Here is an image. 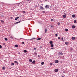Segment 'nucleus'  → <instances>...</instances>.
<instances>
[{
    "instance_id": "1",
    "label": "nucleus",
    "mask_w": 77,
    "mask_h": 77,
    "mask_svg": "<svg viewBox=\"0 0 77 77\" xmlns=\"http://www.w3.org/2000/svg\"><path fill=\"white\" fill-rule=\"evenodd\" d=\"M49 7V5H47L45 6V8L46 9H48Z\"/></svg>"
},
{
    "instance_id": "2",
    "label": "nucleus",
    "mask_w": 77,
    "mask_h": 77,
    "mask_svg": "<svg viewBox=\"0 0 77 77\" xmlns=\"http://www.w3.org/2000/svg\"><path fill=\"white\" fill-rule=\"evenodd\" d=\"M39 8L40 9H41L42 10H44V8L43 7H42V6H40Z\"/></svg>"
},
{
    "instance_id": "3",
    "label": "nucleus",
    "mask_w": 77,
    "mask_h": 77,
    "mask_svg": "<svg viewBox=\"0 0 77 77\" xmlns=\"http://www.w3.org/2000/svg\"><path fill=\"white\" fill-rule=\"evenodd\" d=\"M55 63H58V62H59V60H55Z\"/></svg>"
},
{
    "instance_id": "4",
    "label": "nucleus",
    "mask_w": 77,
    "mask_h": 77,
    "mask_svg": "<svg viewBox=\"0 0 77 77\" xmlns=\"http://www.w3.org/2000/svg\"><path fill=\"white\" fill-rule=\"evenodd\" d=\"M75 38L74 37H72V38L71 39L72 40H74V39H75Z\"/></svg>"
},
{
    "instance_id": "5",
    "label": "nucleus",
    "mask_w": 77,
    "mask_h": 77,
    "mask_svg": "<svg viewBox=\"0 0 77 77\" xmlns=\"http://www.w3.org/2000/svg\"><path fill=\"white\" fill-rule=\"evenodd\" d=\"M55 72H58L59 71V70L57 69H55L54 70Z\"/></svg>"
},
{
    "instance_id": "6",
    "label": "nucleus",
    "mask_w": 77,
    "mask_h": 77,
    "mask_svg": "<svg viewBox=\"0 0 77 77\" xmlns=\"http://www.w3.org/2000/svg\"><path fill=\"white\" fill-rule=\"evenodd\" d=\"M21 21H19L18 22H16L15 23V24H18V23H21Z\"/></svg>"
},
{
    "instance_id": "7",
    "label": "nucleus",
    "mask_w": 77,
    "mask_h": 77,
    "mask_svg": "<svg viewBox=\"0 0 77 77\" xmlns=\"http://www.w3.org/2000/svg\"><path fill=\"white\" fill-rule=\"evenodd\" d=\"M19 18H20V17H17L16 18H15V20H16V21H17V19H18Z\"/></svg>"
},
{
    "instance_id": "8",
    "label": "nucleus",
    "mask_w": 77,
    "mask_h": 77,
    "mask_svg": "<svg viewBox=\"0 0 77 77\" xmlns=\"http://www.w3.org/2000/svg\"><path fill=\"white\" fill-rule=\"evenodd\" d=\"M72 29H75V26L74 25L72 26Z\"/></svg>"
},
{
    "instance_id": "9",
    "label": "nucleus",
    "mask_w": 77,
    "mask_h": 77,
    "mask_svg": "<svg viewBox=\"0 0 77 77\" xmlns=\"http://www.w3.org/2000/svg\"><path fill=\"white\" fill-rule=\"evenodd\" d=\"M72 18H75V15L74 14L72 15Z\"/></svg>"
},
{
    "instance_id": "10",
    "label": "nucleus",
    "mask_w": 77,
    "mask_h": 77,
    "mask_svg": "<svg viewBox=\"0 0 77 77\" xmlns=\"http://www.w3.org/2000/svg\"><path fill=\"white\" fill-rule=\"evenodd\" d=\"M63 18H65L66 17V16L65 15H63Z\"/></svg>"
},
{
    "instance_id": "11",
    "label": "nucleus",
    "mask_w": 77,
    "mask_h": 77,
    "mask_svg": "<svg viewBox=\"0 0 77 77\" xmlns=\"http://www.w3.org/2000/svg\"><path fill=\"white\" fill-rule=\"evenodd\" d=\"M35 39V38L34 37L33 38H32V39H28V40H33V39Z\"/></svg>"
},
{
    "instance_id": "12",
    "label": "nucleus",
    "mask_w": 77,
    "mask_h": 77,
    "mask_svg": "<svg viewBox=\"0 0 77 77\" xmlns=\"http://www.w3.org/2000/svg\"><path fill=\"white\" fill-rule=\"evenodd\" d=\"M59 54L60 55H62V54H63V53L62 52H60L59 53Z\"/></svg>"
},
{
    "instance_id": "13",
    "label": "nucleus",
    "mask_w": 77,
    "mask_h": 77,
    "mask_svg": "<svg viewBox=\"0 0 77 77\" xmlns=\"http://www.w3.org/2000/svg\"><path fill=\"white\" fill-rule=\"evenodd\" d=\"M49 43H50V44H53V41H50L49 42Z\"/></svg>"
},
{
    "instance_id": "14",
    "label": "nucleus",
    "mask_w": 77,
    "mask_h": 77,
    "mask_svg": "<svg viewBox=\"0 0 77 77\" xmlns=\"http://www.w3.org/2000/svg\"><path fill=\"white\" fill-rule=\"evenodd\" d=\"M29 62H32L33 60H32V59H30L29 60Z\"/></svg>"
},
{
    "instance_id": "15",
    "label": "nucleus",
    "mask_w": 77,
    "mask_h": 77,
    "mask_svg": "<svg viewBox=\"0 0 77 77\" xmlns=\"http://www.w3.org/2000/svg\"><path fill=\"white\" fill-rule=\"evenodd\" d=\"M14 62L17 64H18V62L17 61H15Z\"/></svg>"
},
{
    "instance_id": "16",
    "label": "nucleus",
    "mask_w": 77,
    "mask_h": 77,
    "mask_svg": "<svg viewBox=\"0 0 77 77\" xmlns=\"http://www.w3.org/2000/svg\"><path fill=\"white\" fill-rule=\"evenodd\" d=\"M2 69L3 70H5V67H2Z\"/></svg>"
},
{
    "instance_id": "17",
    "label": "nucleus",
    "mask_w": 77,
    "mask_h": 77,
    "mask_svg": "<svg viewBox=\"0 0 77 77\" xmlns=\"http://www.w3.org/2000/svg\"><path fill=\"white\" fill-rule=\"evenodd\" d=\"M15 47H18V45H15Z\"/></svg>"
},
{
    "instance_id": "18",
    "label": "nucleus",
    "mask_w": 77,
    "mask_h": 77,
    "mask_svg": "<svg viewBox=\"0 0 77 77\" xmlns=\"http://www.w3.org/2000/svg\"><path fill=\"white\" fill-rule=\"evenodd\" d=\"M24 53H27V51L26 50H24Z\"/></svg>"
},
{
    "instance_id": "19",
    "label": "nucleus",
    "mask_w": 77,
    "mask_h": 77,
    "mask_svg": "<svg viewBox=\"0 0 77 77\" xmlns=\"http://www.w3.org/2000/svg\"><path fill=\"white\" fill-rule=\"evenodd\" d=\"M44 62H41V64L42 65H44Z\"/></svg>"
},
{
    "instance_id": "20",
    "label": "nucleus",
    "mask_w": 77,
    "mask_h": 77,
    "mask_svg": "<svg viewBox=\"0 0 77 77\" xmlns=\"http://www.w3.org/2000/svg\"><path fill=\"white\" fill-rule=\"evenodd\" d=\"M45 33H46L47 32V29H45Z\"/></svg>"
},
{
    "instance_id": "21",
    "label": "nucleus",
    "mask_w": 77,
    "mask_h": 77,
    "mask_svg": "<svg viewBox=\"0 0 77 77\" xmlns=\"http://www.w3.org/2000/svg\"><path fill=\"white\" fill-rule=\"evenodd\" d=\"M32 63H33V64H35V61L34 60L33 62H32Z\"/></svg>"
},
{
    "instance_id": "22",
    "label": "nucleus",
    "mask_w": 77,
    "mask_h": 77,
    "mask_svg": "<svg viewBox=\"0 0 77 77\" xmlns=\"http://www.w3.org/2000/svg\"><path fill=\"white\" fill-rule=\"evenodd\" d=\"M1 22L2 23H4V21L3 20H1Z\"/></svg>"
},
{
    "instance_id": "23",
    "label": "nucleus",
    "mask_w": 77,
    "mask_h": 77,
    "mask_svg": "<svg viewBox=\"0 0 77 77\" xmlns=\"http://www.w3.org/2000/svg\"><path fill=\"white\" fill-rule=\"evenodd\" d=\"M41 38H38L37 39L38 41H39V40H41Z\"/></svg>"
},
{
    "instance_id": "24",
    "label": "nucleus",
    "mask_w": 77,
    "mask_h": 77,
    "mask_svg": "<svg viewBox=\"0 0 77 77\" xmlns=\"http://www.w3.org/2000/svg\"><path fill=\"white\" fill-rule=\"evenodd\" d=\"M51 47H53V46H54L53 44H51Z\"/></svg>"
},
{
    "instance_id": "25",
    "label": "nucleus",
    "mask_w": 77,
    "mask_h": 77,
    "mask_svg": "<svg viewBox=\"0 0 77 77\" xmlns=\"http://www.w3.org/2000/svg\"><path fill=\"white\" fill-rule=\"evenodd\" d=\"M74 23H76V22H77V21L76 20H74Z\"/></svg>"
},
{
    "instance_id": "26",
    "label": "nucleus",
    "mask_w": 77,
    "mask_h": 77,
    "mask_svg": "<svg viewBox=\"0 0 77 77\" xmlns=\"http://www.w3.org/2000/svg\"><path fill=\"white\" fill-rule=\"evenodd\" d=\"M55 36L56 37H57V36H58V34H55Z\"/></svg>"
},
{
    "instance_id": "27",
    "label": "nucleus",
    "mask_w": 77,
    "mask_h": 77,
    "mask_svg": "<svg viewBox=\"0 0 77 77\" xmlns=\"http://www.w3.org/2000/svg\"><path fill=\"white\" fill-rule=\"evenodd\" d=\"M34 54L35 55H37V54H37L36 52L34 53Z\"/></svg>"
},
{
    "instance_id": "28",
    "label": "nucleus",
    "mask_w": 77,
    "mask_h": 77,
    "mask_svg": "<svg viewBox=\"0 0 77 77\" xmlns=\"http://www.w3.org/2000/svg\"><path fill=\"white\" fill-rule=\"evenodd\" d=\"M65 31L66 32H68V29H66Z\"/></svg>"
},
{
    "instance_id": "29",
    "label": "nucleus",
    "mask_w": 77,
    "mask_h": 77,
    "mask_svg": "<svg viewBox=\"0 0 77 77\" xmlns=\"http://www.w3.org/2000/svg\"><path fill=\"white\" fill-rule=\"evenodd\" d=\"M65 44H66V45H68V42H65Z\"/></svg>"
},
{
    "instance_id": "30",
    "label": "nucleus",
    "mask_w": 77,
    "mask_h": 77,
    "mask_svg": "<svg viewBox=\"0 0 77 77\" xmlns=\"http://www.w3.org/2000/svg\"><path fill=\"white\" fill-rule=\"evenodd\" d=\"M57 24H58V25H60V22H58V23H57Z\"/></svg>"
},
{
    "instance_id": "31",
    "label": "nucleus",
    "mask_w": 77,
    "mask_h": 77,
    "mask_svg": "<svg viewBox=\"0 0 77 77\" xmlns=\"http://www.w3.org/2000/svg\"><path fill=\"white\" fill-rule=\"evenodd\" d=\"M4 39L5 40V41H8V39L6 38H5Z\"/></svg>"
},
{
    "instance_id": "32",
    "label": "nucleus",
    "mask_w": 77,
    "mask_h": 77,
    "mask_svg": "<svg viewBox=\"0 0 77 77\" xmlns=\"http://www.w3.org/2000/svg\"><path fill=\"white\" fill-rule=\"evenodd\" d=\"M11 65H14V63H11Z\"/></svg>"
},
{
    "instance_id": "33",
    "label": "nucleus",
    "mask_w": 77,
    "mask_h": 77,
    "mask_svg": "<svg viewBox=\"0 0 77 77\" xmlns=\"http://www.w3.org/2000/svg\"><path fill=\"white\" fill-rule=\"evenodd\" d=\"M22 44H24V42H22Z\"/></svg>"
},
{
    "instance_id": "34",
    "label": "nucleus",
    "mask_w": 77,
    "mask_h": 77,
    "mask_svg": "<svg viewBox=\"0 0 77 77\" xmlns=\"http://www.w3.org/2000/svg\"><path fill=\"white\" fill-rule=\"evenodd\" d=\"M10 38L11 39H13V37L12 36H10Z\"/></svg>"
},
{
    "instance_id": "35",
    "label": "nucleus",
    "mask_w": 77,
    "mask_h": 77,
    "mask_svg": "<svg viewBox=\"0 0 77 77\" xmlns=\"http://www.w3.org/2000/svg\"><path fill=\"white\" fill-rule=\"evenodd\" d=\"M25 1H27V2H29V1H30V0H25Z\"/></svg>"
},
{
    "instance_id": "36",
    "label": "nucleus",
    "mask_w": 77,
    "mask_h": 77,
    "mask_svg": "<svg viewBox=\"0 0 77 77\" xmlns=\"http://www.w3.org/2000/svg\"><path fill=\"white\" fill-rule=\"evenodd\" d=\"M23 13H24V14H25V13H26V11H23Z\"/></svg>"
},
{
    "instance_id": "37",
    "label": "nucleus",
    "mask_w": 77,
    "mask_h": 77,
    "mask_svg": "<svg viewBox=\"0 0 77 77\" xmlns=\"http://www.w3.org/2000/svg\"><path fill=\"white\" fill-rule=\"evenodd\" d=\"M11 19V20H12L13 19V17H10Z\"/></svg>"
},
{
    "instance_id": "38",
    "label": "nucleus",
    "mask_w": 77,
    "mask_h": 77,
    "mask_svg": "<svg viewBox=\"0 0 77 77\" xmlns=\"http://www.w3.org/2000/svg\"><path fill=\"white\" fill-rule=\"evenodd\" d=\"M51 20L52 21H54V20H53V19H51Z\"/></svg>"
},
{
    "instance_id": "39",
    "label": "nucleus",
    "mask_w": 77,
    "mask_h": 77,
    "mask_svg": "<svg viewBox=\"0 0 77 77\" xmlns=\"http://www.w3.org/2000/svg\"><path fill=\"white\" fill-rule=\"evenodd\" d=\"M50 26L51 27H53V25H51Z\"/></svg>"
},
{
    "instance_id": "40",
    "label": "nucleus",
    "mask_w": 77,
    "mask_h": 77,
    "mask_svg": "<svg viewBox=\"0 0 77 77\" xmlns=\"http://www.w3.org/2000/svg\"><path fill=\"white\" fill-rule=\"evenodd\" d=\"M58 39H60V37H58Z\"/></svg>"
},
{
    "instance_id": "41",
    "label": "nucleus",
    "mask_w": 77,
    "mask_h": 77,
    "mask_svg": "<svg viewBox=\"0 0 77 77\" xmlns=\"http://www.w3.org/2000/svg\"><path fill=\"white\" fill-rule=\"evenodd\" d=\"M34 50H36V48H34Z\"/></svg>"
},
{
    "instance_id": "42",
    "label": "nucleus",
    "mask_w": 77,
    "mask_h": 77,
    "mask_svg": "<svg viewBox=\"0 0 77 77\" xmlns=\"http://www.w3.org/2000/svg\"><path fill=\"white\" fill-rule=\"evenodd\" d=\"M50 65H53V64H52V63H50Z\"/></svg>"
},
{
    "instance_id": "43",
    "label": "nucleus",
    "mask_w": 77,
    "mask_h": 77,
    "mask_svg": "<svg viewBox=\"0 0 77 77\" xmlns=\"http://www.w3.org/2000/svg\"><path fill=\"white\" fill-rule=\"evenodd\" d=\"M2 46L1 45H0V48H2Z\"/></svg>"
},
{
    "instance_id": "44",
    "label": "nucleus",
    "mask_w": 77,
    "mask_h": 77,
    "mask_svg": "<svg viewBox=\"0 0 77 77\" xmlns=\"http://www.w3.org/2000/svg\"><path fill=\"white\" fill-rule=\"evenodd\" d=\"M51 49L52 50H53V49H54V48H51Z\"/></svg>"
},
{
    "instance_id": "45",
    "label": "nucleus",
    "mask_w": 77,
    "mask_h": 77,
    "mask_svg": "<svg viewBox=\"0 0 77 77\" xmlns=\"http://www.w3.org/2000/svg\"><path fill=\"white\" fill-rule=\"evenodd\" d=\"M61 39H62V40H63V38L62 37V38H61Z\"/></svg>"
},
{
    "instance_id": "46",
    "label": "nucleus",
    "mask_w": 77,
    "mask_h": 77,
    "mask_svg": "<svg viewBox=\"0 0 77 77\" xmlns=\"http://www.w3.org/2000/svg\"><path fill=\"white\" fill-rule=\"evenodd\" d=\"M42 12H43V13H45V11H42Z\"/></svg>"
},
{
    "instance_id": "47",
    "label": "nucleus",
    "mask_w": 77,
    "mask_h": 77,
    "mask_svg": "<svg viewBox=\"0 0 77 77\" xmlns=\"http://www.w3.org/2000/svg\"><path fill=\"white\" fill-rule=\"evenodd\" d=\"M72 50V48H71V49H70V50Z\"/></svg>"
},
{
    "instance_id": "48",
    "label": "nucleus",
    "mask_w": 77,
    "mask_h": 77,
    "mask_svg": "<svg viewBox=\"0 0 77 77\" xmlns=\"http://www.w3.org/2000/svg\"><path fill=\"white\" fill-rule=\"evenodd\" d=\"M38 57H40V56H39V55H38Z\"/></svg>"
},
{
    "instance_id": "49",
    "label": "nucleus",
    "mask_w": 77,
    "mask_h": 77,
    "mask_svg": "<svg viewBox=\"0 0 77 77\" xmlns=\"http://www.w3.org/2000/svg\"><path fill=\"white\" fill-rule=\"evenodd\" d=\"M40 48H42V46H40Z\"/></svg>"
},
{
    "instance_id": "50",
    "label": "nucleus",
    "mask_w": 77,
    "mask_h": 77,
    "mask_svg": "<svg viewBox=\"0 0 77 77\" xmlns=\"http://www.w3.org/2000/svg\"><path fill=\"white\" fill-rule=\"evenodd\" d=\"M18 54H20V53H18Z\"/></svg>"
},
{
    "instance_id": "51",
    "label": "nucleus",
    "mask_w": 77,
    "mask_h": 77,
    "mask_svg": "<svg viewBox=\"0 0 77 77\" xmlns=\"http://www.w3.org/2000/svg\"><path fill=\"white\" fill-rule=\"evenodd\" d=\"M64 15H66V14L64 13Z\"/></svg>"
}]
</instances>
